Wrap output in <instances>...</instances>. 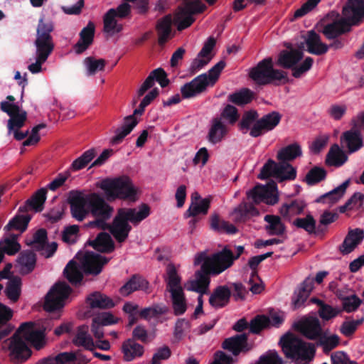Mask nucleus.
Returning a JSON list of instances; mask_svg holds the SVG:
<instances>
[{
  "label": "nucleus",
  "mask_w": 364,
  "mask_h": 364,
  "mask_svg": "<svg viewBox=\"0 0 364 364\" xmlns=\"http://www.w3.org/2000/svg\"><path fill=\"white\" fill-rule=\"evenodd\" d=\"M89 210L95 218L90 222V225L104 231L109 230L119 243L125 242L128 238L132 229L129 223L134 226L138 225L151 213L150 207L146 203L141 204L138 210L134 208H120L117 209L112 223H107V221L111 218L114 208L97 193H92L89 196Z\"/></svg>",
  "instance_id": "obj_1"
},
{
  "label": "nucleus",
  "mask_w": 364,
  "mask_h": 364,
  "mask_svg": "<svg viewBox=\"0 0 364 364\" xmlns=\"http://www.w3.org/2000/svg\"><path fill=\"white\" fill-rule=\"evenodd\" d=\"M33 322H25L20 325L11 337L9 349L12 359L25 361L31 355V350L25 341L31 343L37 349H41L45 344V335L43 331L34 330Z\"/></svg>",
  "instance_id": "obj_2"
},
{
  "label": "nucleus",
  "mask_w": 364,
  "mask_h": 364,
  "mask_svg": "<svg viewBox=\"0 0 364 364\" xmlns=\"http://www.w3.org/2000/svg\"><path fill=\"white\" fill-rule=\"evenodd\" d=\"M98 186L104 191L109 201L121 199L135 202L138 200L137 190L127 176L106 178L100 181Z\"/></svg>",
  "instance_id": "obj_3"
},
{
  "label": "nucleus",
  "mask_w": 364,
  "mask_h": 364,
  "mask_svg": "<svg viewBox=\"0 0 364 364\" xmlns=\"http://www.w3.org/2000/svg\"><path fill=\"white\" fill-rule=\"evenodd\" d=\"M225 65V62L220 60L209 70L208 74L199 75L191 82L184 84L181 87L182 97L190 99L196 97L205 92L209 85L213 86Z\"/></svg>",
  "instance_id": "obj_4"
},
{
  "label": "nucleus",
  "mask_w": 364,
  "mask_h": 364,
  "mask_svg": "<svg viewBox=\"0 0 364 364\" xmlns=\"http://www.w3.org/2000/svg\"><path fill=\"white\" fill-rule=\"evenodd\" d=\"M249 76L257 85L260 86L272 84L274 81H281L284 84L289 82L287 73L275 69L271 57L264 58L256 66L251 68Z\"/></svg>",
  "instance_id": "obj_5"
},
{
  "label": "nucleus",
  "mask_w": 364,
  "mask_h": 364,
  "mask_svg": "<svg viewBox=\"0 0 364 364\" xmlns=\"http://www.w3.org/2000/svg\"><path fill=\"white\" fill-rule=\"evenodd\" d=\"M303 57L301 49L282 50L277 56L275 65L284 69H291L292 75L295 78H299L311 68L314 63L313 58L307 57L298 65Z\"/></svg>",
  "instance_id": "obj_6"
},
{
  "label": "nucleus",
  "mask_w": 364,
  "mask_h": 364,
  "mask_svg": "<svg viewBox=\"0 0 364 364\" xmlns=\"http://www.w3.org/2000/svg\"><path fill=\"white\" fill-rule=\"evenodd\" d=\"M279 343L287 358L310 360L316 353L313 343H306L291 333L284 335L281 338Z\"/></svg>",
  "instance_id": "obj_7"
},
{
  "label": "nucleus",
  "mask_w": 364,
  "mask_h": 364,
  "mask_svg": "<svg viewBox=\"0 0 364 364\" xmlns=\"http://www.w3.org/2000/svg\"><path fill=\"white\" fill-rule=\"evenodd\" d=\"M53 28L51 21H45L43 18L39 19L36 29V38L34 42L36 55L48 59L53 52L54 43L50 33Z\"/></svg>",
  "instance_id": "obj_8"
},
{
  "label": "nucleus",
  "mask_w": 364,
  "mask_h": 364,
  "mask_svg": "<svg viewBox=\"0 0 364 364\" xmlns=\"http://www.w3.org/2000/svg\"><path fill=\"white\" fill-rule=\"evenodd\" d=\"M72 292L71 287L65 282L55 283L45 298L44 309L48 312L59 311L65 306V300Z\"/></svg>",
  "instance_id": "obj_9"
},
{
  "label": "nucleus",
  "mask_w": 364,
  "mask_h": 364,
  "mask_svg": "<svg viewBox=\"0 0 364 364\" xmlns=\"http://www.w3.org/2000/svg\"><path fill=\"white\" fill-rule=\"evenodd\" d=\"M208 4L213 5L218 0H205ZM181 17H178L177 29L183 31L189 27L194 21L193 14H200L206 9V6L200 0H185Z\"/></svg>",
  "instance_id": "obj_10"
},
{
  "label": "nucleus",
  "mask_w": 364,
  "mask_h": 364,
  "mask_svg": "<svg viewBox=\"0 0 364 364\" xmlns=\"http://www.w3.org/2000/svg\"><path fill=\"white\" fill-rule=\"evenodd\" d=\"M234 262L233 253L227 247L221 251L214 253L204 264V268L208 267L212 275H218L230 267Z\"/></svg>",
  "instance_id": "obj_11"
},
{
  "label": "nucleus",
  "mask_w": 364,
  "mask_h": 364,
  "mask_svg": "<svg viewBox=\"0 0 364 364\" xmlns=\"http://www.w3.org/2000/svg\"><path fill=\"white\" fill-rule=\"evenodd\" d=\"M68 202L73 218L78 221H82L90 213L89 197L85 196L81 191H70Z\"/></svg>",
  "instance_id": "obj_12"
},
{
  "label": "nucleus",
  "mask_w": 364,
  "mask_h": 364,
  "mask_svg": "<svg viewBox=\"0 0 364 364\" xmlns=\"http://www.w3.org/2000/svg\"><path fill=\"white\" fill-rule=\"evenodd\" d=\"M110 258L94 252H87L80 260L81 267L85 274L97 276L109 262Z\"/></svg>",
  "instance_id": "obj_13"
},
{
  "label": "nucleus",
  "mask_w": 364,
  "mask_h": 364,
  "mask_svg": "<svg viewBox=\"0 0 364 364\" xmlns=\"http://www.w3.org/2000/svg\"><path fill=\"white\" fill-rule=\"evenodd\" d=\"M294 328L305 338L316 341L321 336L323 328L317 317L304 316L294 324Z\"/></svg>",
  "instance_id": "obj_14"
},
{
  "label": "nucleus",
  "mask_w": 364,
  "mask_h": 364,
  "mask_svg": "<svg viewBox=\"0 0 364 364\" xmlns=\"http://www.w3.org/2000/svg\"><path fill=\"white\" fill-rule=\"evenodd\" d=\"M281 119L282 114L277 111L264 114L257 119L252 127L250 135L255 138L260 136L264 133L273 130L279 124Z\"/></svg>",
  "instance_id": "obj_15"
},
{
  "label": "nucleus",
  "mask_w": 364,
  "mask_h": 364,
  "mask_svg": "<svg viewBox=\"0 0 364 364\" xmlns=\"http://www.w3.org/2000/svg\"><path fill=\"white\" fill-rule=\"evenodd\" d=\"M146 107L140 102L138 108L134 110V113L124 118L122 125L115 131V135L111 139L112 145L120 144L123 139L131 133L134 128L137 125L139 121L136 115H141Z\"/></svg>",
  "instance_id": "obj_16"
},
{
  "label": "nucleus",
  "mask_w": 364,
  "mask_h": 364,
  "mask_svg": "<svg viewBox=\"0 0 364 364\" xmlns=\"http://www.w3.org/2000/svg\"><path fill=\"white\" fill-rule=\"evenodd\" d=\"M222 347L223 349L231 352L235 356L240 353H247L252 349V346L248 343L247 333L237 334L225 338L222 343Z\"/></svg>",
  "instance_id": "obj_17"
},
{
  "label": "nucleus",
  "mask_w": 364,
  "mask_h": 364,
  "mask_svg": "<svg viewBox=\"0 0 364 364\" xmlns=\"http://www.w3.org/2000/svg\"><path fill=\"white\" fill-rule=\"evenodd\" d=\"M342 13L351 26L358 25L364 18V0H348Z\"/></svg>",
  "instance_id": "obj_18"
},
{
  "label": "nucleus",
  "mask_w": 364,
  "mask_h": 364,
  "mask_svg": "<svg viewBox=\"0 0 364 364\" xmlns=\"http://www.w3.org/2000/svg\"><path fill=\"white\" fill-rule=\"evenodd\" d=\"M154 81H156L161 87H165L170 83V80L165 70L161 68H156L149 73L138 90V97H140L143 96L149 89L151 88L154 85Z\"/></svg>",
  "instance_id": "obj_19"
},
{
  "label": "nucleus",
  "mask_w": 364,
  "mask_h": 364,
  "mask_svg": "<svg viewBox=\"0 0 364 364\" xmlns=\"http://www.w3.org/2000/svg\"><path fill=\"white\" fill-rule=\"evenodd\" d=\"M95 33V25L92 21H89L80 32V39L73 47L76 54L80 55L89 48L93 43Z\"/></svg>",
  "instance_id": "obj_20"
},
{
  "label": "nucleus",
  "mask_w": 364,
  "mask_h": 364,
  "mask_svg": "<svg viewBox=\"0 0 364 364\" xmlns=\"http://www.w3.org/2000/svg\"><path fill=\"white\" fill-rule=\"evenodd\" d=\"M341 144L348 149V153H354L363 146V136L359 130L351 129L343 133Z\"/></svg>",
  "instance_id": "obj_21"
},
{
  "label": "nucleus",
  "mask_w": 364,
  "mask_h": 364,
  "mask_svg": "<svg viewBox=\"0 0 364 364\" xmlns=\"http://www.w3.org/2000/svg\"><path fill=\"white\" fill-rule=\"evenodd\" d=\"M364 231L360 228L350 230L343 242L339 246L338 250L343 255L352 252L363 240Z\"/></svg>",
  "instance_id": "obj_22"
},
{
  "label": "nucleus",
  "mask_w": 364,
  "mask_h": 364,
  "mask_svg": "<svg viewBox=\"0 0 364 364\" xmlns=\"http://www.w3.org/2000/svg\"><path fill=\"white\" fill-rule=\"evenodd\" d=\"M47 188H41L36 191L33 196L26 200L23 206L18 208V213H26L29 210L35 212H41L44 208V203L46 200Z\"/></svg>",
  "instance_id": "obj_23"
},
{
  "label": "nucleus",
  "mask_w": 364,
  "mask_h": 364,
  "mask_svg": "<svg viewBox=\"0 0 364 364\" xmlns=\"http://www.w3.org/2000/svg\"><path fill=\"white\" fill-rule=\"evenodd\" d=\"M306 207V204L303 200L294 199L284 203L279 213L284 220L291 222L292 218L301 214Z\"/></svg>",
  "instance_id": "obj_24"
},
{
  "label": "nucleus",
  "mask_w": 364,
  "mask_h": 364,
  "mask_svg": "<svg viewBox=\"0 0 364 364\" xmlns=\"http://www.w3.org/2000/svg\"><path fill=\"white\" fill-rule=\"evenodd\" d=\"M259 214V210L253 204L242 202L233 209L230 215L235 223H245L250 217L257 216Z\"/></svg>",
  "instance_id": "obj_25"
},
{
  "label": "nucleus",
  "mask_w": 364,
  "mask_h": 364,
  "mask_svg": "<svg viewBox=\"0 0 364 364\" xmlns=\"http://www.w3.org/2000/svg\"><path fill=\"white\" fill-rule=\"evenodd\" d=\"M231 295V291L228 286L220 285L213 290L208 301L212 307L222 309L229 304Z\"/></svg>",
  "instance_id": "obj_26"
},
{
  "label": "nucleus",
  "mask_w": 364,
  "mask_h": 364,
  "mask_svg": "<svg viewBox=\"0 0 364 364\" xmlns=\"http://www.w3.org/2000/svg\"><path fill=\"white\" fill-rule=\"evenodd\" d=\"M96 251L101 253H111L115 249L114 242L111 235L106 232H100L97 237L88 242Z\"/></svg>",
  "instance_id": "obj_27"
},
{
  "label": "nucleus",
  "mask_w": 364,
  "mask_h": 364,
  "mask_svg": "<svg viewBox=\"0 0 364 364\" xmlns=\"http://www.w3.org/2000/svg\"><path fill=\"white\" fill-rule=\"evenodd\" d=\"M305 43L307 51L311 54L321 55L328 50V45L321 42L320 36L314 30L308 31Z\"/></svg>",
  "instance_id": "obj_28"
},
{
  "label": "nucleus",
  "mask_w": 364,
  "mask_h": 364,
  "mask_svg": "<svg viewBox=\"0 0 364 364\" xmlns=\"http://www.w3.org/2000/svg\"><path fill=\"white\" fill-rule=\"evenodd\" d=\"M121 349L124 360L127 362H130L136 358L141 357L144 353V346L132 338L125 340L122 343Z\"/></svg>",
  "instance_id": "obj_29"
},
{
  "label": "nucleus",
  "mask_w": 364,
  "mask_h": 364,
  "mask_svg": "<svg viewBox=\"0 0 364 364\" xmlns=\"http://www.w3.org/2000/svg\"><path fill=\"white\" fill-rule=\"evenodd\" d=\"M350 23L345 18L324 26L322 33L328 39H334L350 30Z\"/></svg>",
  "instance_id": "obj_30"
},
{
  "label": "nucleus",
  "mask_w": 364,
  "mask_h": 364,
  "mask_svg": "<svg viewBox=\"0 0 364 364\" xmlns=\"http://www.w3.org/2000/svg\"><path fill=\"white\" fill-rule=\"evenodd\" d=\"M212 274L208 267L204 268V264H201L200 269L196 272V280L191 284V290L199 293L200 294H207L210 279L209 276Z\"/></svg>",
  "instance_id": "obj_31"
},
{
  "label": "nucleus",
  "mask_w": 364,
  "mask_h": 364,
  "mask_svg": "<svg viewBox=\"0 0 364 364\" xmlns=\"http://www.w3.org/2000/svg\"><path fill=\"white\" fill-rule=\"evenodd\" d=\"M149 282L139 274H134L119 289L120 294L127 296L135 291H146Z\"/></svg>",
  "instance_id": "obj_32"
},
{
  "label": "nucleus",
  "mask_w": 364,
  "mask_h": 364,
  "mask_svg": "<svg viewBox=\"0 0 364 364\" xmlns=\"http://www.w3.org/2000/svg\"><path fill=\"white\" fill-rule=\"evenodd\" d=\"M83 271L81 264L74 260H70L63 270V275L67 280L73 286H79L83 279Z\"/></svg>",
  "instance_id": "obj_33"
},
{
  "label": "nucleus",
  "mask_w": 364,
  "mask_h": 364,
  "mask_svg": "<svg viewBox=\"0 0 364 364\" xmlns=\"http://www.w3.org/2000/svg\"><path fill=\"white\" fill-rule=\"evenodd\" d=\"M13 310L0 303V341L9 336L14 328L9 321L13 317Z\"/></svg>",
  "instance_id": "obj_34"
},
{
  "label": "nucleus",
  "mask_w": 364,
  "mask_h": 364,
  "mask_svg": "<svg viewBox=\"0 0 364 364\" xmlns=\"http://www.w3.org/2000/svg\"><path fill=\"white\" fill-rule=\"evenodd\" d=\"M314 279L309 277H307L301 284L292 299V303L295 309L299 308L304 304L314 289Z\"/></svg>",
  "instance_id": "obj_35"
},
{
  "label": "nucleus",
  "mask_w": 364,
  "mask_h": 364,
  "mask_svg": "<svg viewBox=\"0 0 364 364\" xmlns=\"http://www.w3.org/2000/svg\"><path fill=\"white\" fill-rule=\"evenodd\" d=\"M36 255L32 250L22 251L18 257V262L21 266L20 272L22 274H28L33 271L36 264Z\"/></svg>",
  "instance_id": "obj_36"
},
{
  "label": "nucleus",
  "mask_w": 364,
  "mask_h": 364,
  "mask_svg": "<svg viewBox=\"0 0 364 364\" xmlns=\"http://www.w3.org/2000/svg\"><path fill=\"white\" fill-rule=\"evenodd\" d=\"M211 198H205L199 203H191L188 208L184 213V218H188L191 216L200 217L208 214L210 207Z\"/></svg>",
  "instance_id": "obj_37"
},
{
  "label": "nucleus",
  "mask_w": 364,
  "mask_h": 364,
  "mask_svg": "<svg viewBox=\"0 0 364 364\" xmlns=\"http://www.w3.org/2000/svg\"><path fill=\"white\" fill-rule=\"evenodd\" d=\"M350 184V180L345 181L342 184L333 189L332 191L325 193L316 199L317 203H337L345 194L347 188Z\"/></svg>",
  "instance_id": "obj_38"
},
{
  "label": "nucleus",
  "mask_w": 364,
  "mask_h": 364,
  "mask_svg": "<svg viewBox=\"0 0 364 364\" xmlns=\"http://www.w3.org/2000/svg\"><path fill=\"white\" fill-rule=\"evenodd\" d=\"M347 160L348 156L341 149L338 144H335L331 147L326 155V164L328 166L340 167L343 166Z\"/></svg>",
  "instance_id": "obj_39"
},
{
  "label": "nucleus",
  "mask_w": 364,
  "mask_h": 364,
  "mask_svg": "<svg viewBox=\"0 0 364 364\" xmlns=\"http://www.w3.org/2000/svg\"><path fill=\"white\" fill-rule=\"evenodd\" d=\"M227 133V127L220 119L215 118L213 120L212 125L209 129L208 139L210 143L215 144L221 141Z\"/></svg>",
  "instance_id": "obj_40"
},
{
  "label": "nucleus",
  "mask_w": 364,
  "mask_h": 364,
  "mask_svg": "<svg viewBox=\"0 0 364 364\" xmlns=\"http://www.w3.org/2000/svg\"><path fill=\"white\" fill-rule=\"evenodd\" d=\"M288 166L285 165V167ZM284 170V164H278L272 159H268L262 167L258 178L261 180L267 179L271 176H280Z\"/></svg>",
  "instance_id": "obj_41"
},
{
  "label": "nucleus",
  "mask_w": 364,
  "mask_h": 364,
  "mask_svg": "<svg viewBox=\"0 0 364 364\" xmlns=\"http://www.w3.org/2000/svg\"><path fill=\"white\" fill-rule=\"evenodd\" d=\"M267 225L265 230L269 235H282L286 231V227L282 222L281 218L274 215H266L264 218Z\"/></svg>",
  "instance_id": "obj_42"
},
{
  "label": "nucleus",
  "mask_w": 364,
  "mask_h": 364,
  "mask_svg": "<svg viewBox=\"0 0 364 364\" xmlns=\"http://www.w3.org/2000/svg\"><path fill=\"white\" fill-rule=\"evenodd\" d=\"M301 155V146L298 143H293L282 148L277 152V158L279 161L289 163V161H291Z\"/></svg>",
  "instance_id": "obj_43"
},
{
  "label": "nucleus",
  "mask_w": 364,
  "mask_h": 364,
  "mask_svg": "<svg viewBox=\"0 0 364 364\" xmlns=\"http://www.w3.org/2000/svg\"><path fill=\"white\" fill-rule=\"evenodd\" d=\"M21 279L18 276L9 278L6 286L4 293L7 298L15 303L18 301L21 294Z\"/></svg>",
  "instance_id": "obj_44"
},
{
  "label": "nucleus",
  "mask_w": 364,
  "mask_h": 364,
  "mask_svg": "<svg viewBox=\"0 0 364 364\" xmlns=\"http://www.w3.org/2000/svg\"><path fill=\"white\" fill-rule=\"evenodd\" d=\"M171 294L172 308L175 316H181L187 310V301L183 289L173 290Z\"/></svg>",
  "instance_id": "obj_45"
},
{
  "label": "nucleus",
  "mask_w": 364,
  "mask_h": 364,
  "mask_svg": "<svg viewBox=\"0 0 364 364\" xmlns=\"http://www.w3.org/2000/svg\"><path fill=\"white\" fill-rule=\"evenodd\" d=\"M87 302L92 309H111L114 306V303L109 297L98 291L91 294L87 298Z\"/></svg>",
  "instance_id": "obj_46"
},
{
  "label": "nucleus",
  "mask_w": 364,
  "mask_h": 364,
  "mask_svg": "<svg viewBox=\"0 0 364 364\" xmlns=\"http://www.w3.org/2000/svg\"><path fill=\"white\" fill-rule=\"evenodd\" d=\"M156 29L159 36L158 43L164 45L168 39L171 32V18L166 16L160 18L156 23Z\"/></svg>",
  "instance_id": "obj_47"
},
{
  "label": "nucleus",
  "mask_w": 364,
  "mask_h": 364,
  "mask_svg": "<svg viewBox=\"0 0 364 364\" xmlns=\"http://www.w3.org/2000/svg\"><path fill=\"white\" fill-rule=\"evenodd\" d=\"M97 151L95 148L85 151L80 156L75 159L68 169L71 171H77L85 168L92 160L96 156Z\"/></svg>",
  "instance_id": "obj_48"
},
{
  "label": "nucleus",
  "mask_w": 364,
  "mask_h": 364,
  "mask_svg": "<svg viewBox=\"0 0 364 364\" xmlns=\"http://www.w3.org/2000/svg\"><path fill=\"white\" fill-rule=\"evenodd\" d=\"M31 219V216L28 214L23 215L18 213L9 220L8 224L4 227V230L6 231L16 230L22 233L26 230Z\"/></svg>",
  "instance_id": "obj_49"
},
{
  "label": "nucleus",
  "mask_w": 364,
  "mask_h": 364,
  "mask_svg": "<svg viewBox=\"0 0 364 364\" xmlns=\"http://www.w3.org/2000/svg\"><path fill=\"white\" fill-rule=\"evenodd\" d=\"M73 342L77 346H83L87 350L92 349L94 343L92 338L88 335L87 326L82 325L77 328V333Z\"/></svg>",
  "instance_id": "obj_50"
},
{
  "label": "nucleus",
  "mask_w": 364,
  "mask_h": 364,
  "mask_svg": "<svg viewBox=\"0 0 364 364\" xmlns=\"http://www.w3.org/2000/svg\"><path fill=\"white\" fill-rule=\"evenodd\" d=\"M340 337L336 334L326 336L323 331L321 336L316 340V346L323 348V352L328 354L340 344Z\"/></svg>",
  "instance_id": "obj_51"
},
{
  "label": "nucleus",
  "mask_w": 364,
  "mask_h": 364,
  "mask_svg": "<svg viewBox=\"0 0 364 364\" xmlns=\"http://www.w3.org/2000/svg\"><path fill=\"white\" fill-rule=\"evenodd\" d=\"M116 10L114 9H110L105 14L104 21V31L108 33H117L122 30V26L118 24L116 20Z\"/></svg>",
  "instance_id": "obj_52"
},
{
  "label": "nucleus",
  "mask_w": 364,
  "mask_h": 364,
  "mask_svg": "<svg viewBox=\"0 0 364 364\" xmlns=\"http://www.w3.org/2000/svg\"><path fill=\"white\" fill-rule=\"evenodd\" d=\"M76 355L74 352H63L55 356H48L39 360L36 364H66L74 362Z\"/></svg>",
  "instance_id": "obj_53"
},
{
  "label": "nucleus",
  "mask_w": 364,
  "mask_h": 364,
  "mask_svg": "<svg viewBox=\"0 0 364 364\" xmlns=\"http://www.w3.org/2000/svg\"><path fill=\"white\" fill-rule=\"evenodd\" d=\"M292 224L298 228L304 230L309 235H319L316 220L311 214L307 215L305 218H296Z\"/></svg>",
  "instance_id": "obj_54"
},
{
  "label": "nucleus",
  "mask_w": 364,
  "mask_h": 364,
  "mask_svg": "<svg viewBox=\"0 0 364 364\" xmlns=\"http://www.w3.org/2000/svg\"><path fill=\"white\" fill-rule=\"evenodd\" d=\"M168 308L163 304H154L151 306L146 307L139 311V316L144 320H149L151 318L158 317L166 314Z\"/></svg>",
  "instance_id": "obj_55"
},
{
  "label": "nucleus",
  "mask_w": 364,
  "mask_h": 364,
  "mask_svg": "<svg viewBox=\"0 0 364 364\" xmlns=\"http://www.w3.org/2000/svg\"><path fill=\"white\" fill-rule=\"evenodd\" d=\"M254 93L248 88H242L238 92H235L228 96V100L231 102L242 106L250 103L253 99Z\"/></svg>",
  "instance_id": "obj_56"
},
{
  "label": "nucleus",
  "mask_w": 364,
  "mask_h": 364,
  "mask_svg": "<svg viewBox=\"0 0 364 364\" xmlns=\"http://www.w3.org/2000/svg\"><path fill=\"white\" fill-rule=\"evenodd\" d=\"M18 237V235L11 234L8 237L0 242V247L4 253L14 255L20 250L21 245L17 242Z\"/></svg>",
  "instance_id": "obj_57"
},
{
  "label": "nucleus",
  "mask_w": 364,
  "mask_h": 364,
  "mask_svg": "<svg viewBox=\"0 0 364 364\" xmlns=\"http://www.w3.org/2000/svg\"><path fill=\"white\" fill-rule=\"evenodd\" d=\"M167 290L172 293L173 290L178 291L180 289H183L181 287V278L177 274L176 267L170 264L167 267Z\"/></svg>",
  "instance_id": "obj_58"
},
{
  "label": "nucleus",
  "mask_w": 364,
  "mask_h": 364,
  "mask_svg": "<svg viewBox=\"0 0 364 364\" xmlns=\"http://www.w3.org/2000/svg\"><path fill=\"white\" fill-rule=\"evenodd\" d=\"M326 171L319 166L311 168L305 176V181L309 186H314L326 179Z\"/></svg>",
  "instance_id": "obj_59"
},
{
  "label": "nucleus",
  "mask_w": 364,
  "mask_h": 364,
  "mask_svg": "<svg viewBox=\"0 0 364 364\" xmlns=\"http://www.w3.org/2000/svg\"><path fill=\"white\" fill-rule=\"evenodd\" d=\"M48 242L47 231L44 228L38 229L33 236V240L26 242L28 246H31L34 250L40 251L45 247Z\"/></svg>",
  "instance_id": "obj_60"
},
{
  "label": "nucleus",
  "mask_w": 364,
  "mask_h": 364,
  "mask_svg": "<svg viewBox=\"0 0 364 364\" xmlns=\"http://www.w3.org/2000/svg\"><path fill=\"white\" fill-rule=\"evenodd\" d=\"M83 63L87 68V75H94L97 71H102L106 65V60L102 58L95 59L90 56L84 59Z\"/></svg>",
  "instance_id": "obj_61"
},
{
  "label": "nucleus",
  "mask_w": 364,
  "mask_h": 364,
  "mask_svg": "<svg viewBox=\"0 0 364 364\" xmlns=\"http://www.w3.org/2000/svg\"><path fill=\"white\" fill-rule=\"evenodd\" d=\"M259 114L256 110H249L245 112L239 123L240 129L242 133H246L248 130L250 131L251 126L254 125L258 119Z\"/></svg>",
  "instance_id": "obj_62"
},
{
  "label": "nucleus",
  "mask_w": 364,
  "mask_h": 364,
  "mask_svg": "<svg viewBox=\"0 0 364 364\" xmlns=\"http://www.w3.org/2000/svg\"><path fill=\"white\" fill-rule=\"evenodd\" d=\"M270 326V319L265 315H257L253 318L250 324V332L258 334L264 328Z\"/></svg>",
  "instance_id": "obj_63"
},
{
  "label": "nucleus",
  "mask_w": 364,
  "mask_h": 364,
  "mask_svg": "<svg viewBox=\"0 0 364 364\" xmlns=\"http://www.w3.org/2000/svg\"><path fill=\"white\" fill-rule=\"evenodd\" d=\"M8 120V129L9 131L19 129L23 127L27 119V113L26 111H19L9 116Z\"/></svg>",
  "instance_id": "obj_64"
}]
</instances>
